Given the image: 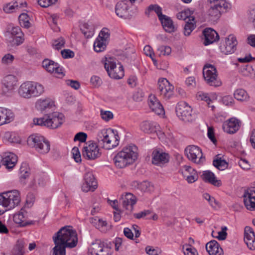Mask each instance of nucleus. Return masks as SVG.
Returning a JSON list of instances; mask_svg holds the SVG:
<instances>
[{"label": "nucleus", "mask_w": 255, "mask_h": 255, "mask_svg": "<svg viewBox=\"0 0 255 255\" xmlns=\"http://www.w3.org/2000/svg\"><path fill=\"white\" fill-rule=\"evenodd\" d=\"M98 145L92 141L86 143L82 150L83 157L89 160H94L101 155L98 146L106 149H112L119 145L120 137L117 130L109 128L103 129L97 135Z\"/></svg>", "instance_id": "obj_1"}, {"label": "nucleus", "mask_w": 255, "mask_h": 255, "mask_svg": "<svg viewBox=\"0 0 255 255\" xmlns=\"http://www.w3.org/2000/svg\"><path fill=\"white\" fill-rule=\"evenodd\" d=\"M71 227L61 228L52 237L55 244L52 255H66V248H73L78 243L77 234Z\"/></svg>", "instance_id": "obj_2"}, {"label": "nucleus", "mask_w": 255, "mask_h": 255, "mask_svg": "<svg viewBox=\"0 0 255 255\" xmlns=\"http://www.w3.org/2000/svg\"><path fill=\"white\" fill-rule=\"evenodd\" d=\"M136 151L137 147L134 145L124 147L115 156V165L119 168H123L132 164L137 158Z\"/></svg>", "instance_id": "obj_3"}, {"label": "nucleus", "mask_w": 255, "mask_h": 255, "mask_svg": "<svg viewBox=\"0 0 255 255\" xmlns=\"http://www.w3.org/2000/svg\"><path fill=\"white\" fill-rule=\"evenodd\" d=\"M20 202V193L17 190L0 194V215L18 206Z\"/></svg>", "instance_id": "obj_4"}, {"label": "nucleus", "mask_w": 255, "mask_h": 255, "mask_svg": "<svg viewBox=\"0 0 255 255\" xmlns=\"http://www.w3.org/2000/svg\"><path fill=\"white\" fill-rule=\"evenodd\" d=\"M211 6L207 12L206 18L213 23L217 22L223 12L230 9L231 4L225 0H210Z\"/></svg>", "instance_id": "obj_5"}, {"label": "nucleus", "mask_w": 255, "mask_h": 255, "mask_svg": "<svg viewBox=\"0 0 255 255\" xmlns=\"http://www.w3.org/2000/svg\"><path fill=\"white\" fill-rule=\"evenodd\" d=\"M43 86L38 83L33 82H25L18 89V94L22 98L30 99L38 97L44 92Z\"/></svg>", "instance_id": "obj_6"}, {"label": "nucleus", "mask_w": 255, "mask_h": 255, "mask_svg": "<svg viewBox=\"0 0 255 255\" xmlns=\"http://www.w3.org/2000/svg\"><path fill=\"white\" fill-rule=\"evenodd\" d=\"M105 68L110 77L114 79H121L124 76V69L121 63L116 64L115 60L112 57L106 58Z\"/></svg>", "instance_id": "obj_7"}, {"label": "nucleus", "mask_w": 255, "mask_h": 255, "mask_svg": "<svg viewBox=\"0 0 255 255\" xmlns=\"http://www.w3.org/2000/svg\"><path fill=\"white\" fill-rule=\"evenodd\" d=\"M27 144L35 149L40 153H48L50 148L49 142L43 136L37 134L30 135L27 139Z\"/></svg>", "instance_id": "obj_8"}, {"label": "nucleus", "mask_w": 255, "mask_h": 255, "mask_svg": "<svg viewBox=\"0 0 255 255\" xmlns=\"http://www.w3.org/2000/svg\"><path fill=\"white\" fill-rule=\"evenodd\" d=\"M6 32L10 35L8 40V45L12 47L18 46L23 43L24 34L19 27L13 26L12 24H10L7 27Z\"/></svg>", "instance_id": "obj_9"}, {"label": "nucleus", "mask_w": 255, "mask_h": 255, "mask_svg": "<svg viewBox=\"0 0 255 255\" xmlns=\"http://www.w3.org/2000/svg\"><path fill=\"white\" fill-rule=\"evenodd\" d=\"M217 71L215 67L210 64H206L203 69V74L207 83L215 87L221 85L222 83L217 79Z\"/></svg>", "instance_id": "obj_10"}, {"label": "nucleus", "mask_w": 255, "mask_h": 255, "mask_svg": "<svg viewBox=\"0 0 255 255\" xmlns=\"http://www.w3.org/2000/svg\"><path fill=\"white\" fill-rule=\"evenodd\" d=\"M176 113L179 118L185 122H192L195 119L191 107L185 102H180L177 104Z\"/></svg>", "instance_id": "obj_11"}, {"label": "nucleus", "mask_w": 255, "mask_h": 255, "mask_svg": "<svg viewBox=\"0 0 255 255\" xmlns=\"http://www.w3.org/2000/svg\"><path fill=\"white\" fill-rule=\"evenodd\" d=\"M185 153L187 158L195 163L200 164L205 160L201 149L195 145H189L185 149Z\"/></svg>", "instance_id": "obj_12"}, {"label": "nucleus", "mask_w": 255, "mask_h": 255, "mask_svg": "<svg viewBox=\"0 0 255 255\" xmlns=\"http://www.w3.org/2000/svg\"><path fill=\"white\" fill-rule=\"evenodd\" d=\"M158 85L160 94L163 98L165 100L170 99L173 94V86L166 78L159 79Z\"/></svg>", "instance_id": "obj_13"}, {"label": "nucleus", "mask_w": 255, "mask_h": 255, "mask_svg": "<svg viewBox=\"0 0 255 255\" xmlns=\"http://www.w3.org/2000/svg\"><path fill=\"white\" fill-rule=\"evenodd\" d=\"M245 205L248 210H255V182L253 186L247 189L243 195Z\"/></svg>", "instance_id": "obj_14"}, {"label": "nucleus", "mask_w": 255, "mask_h": 255, "mask_svg": "<svg viewBox=\"0 0 255 255\" xmlns=\"http://www.w3.org/2000/svg\"><path fill=\"white\" fill-rule=\"evenodd\" d=\"M238 41L236 38L233 35H230L225 38V43L220 46L221 52L228 55L233 53L236 50Z\"/></svg>", "instance_id": "obj_15"}, {"label": "nucleus", "mask_w": 255, "mask_h": 255, "mask_svg": "<svg viewBox=\"0 0 255 255\" xmlns=\"http://www.w3.org/2000/svg\"><path fill=\"white\" fill-rule=\"evenodd\" d=\"M13 219L15 223L22 227L34 225L38 223L37 221L28 220L27 212L23 209H21L18 213L14 215Z\"/></svg>", "instance_id": "obj_16"}, {"label": "nucleus", "mask_w": 255, "mask_h": 255, "mask_svg": "<svg viewBox=\"0 0 255 255\" xmlns=\"http://www.w3.org/2000/svg\"><path fill=\"white\" fill-rule=\"evenodd\" d=\"M84 180L85 182L82 186L83 191L86 192L89 191H94L97 188V182L92 173H86L84 176Z\"/></svg>", "instance_id": "obj_17"}, {"label": "nucleus", "mask_w": 255, "mask_h": 255, "mask_svg": "<svg viewBox=\"0 0 255 255\" xmlns=\"http://www.w3.org/2000/svg\"><path fill=\"white\" fill-rule=\"evenodd\" d=\"M119 201L122 202L123 208L130 213L132 211L133 206L136 202V199L132 194L127 193L126 195L122 196Z\"/></svg>", "instance_id": "obj_18"}, {"label": "nucleus", "mask_w": 255, "mask_h": 255, "mask_svg": "<svg viewBox=\"0 0 255 255\" xmlns=\"http://www.w3.org/2000/svg\"><path fill=\"white\" fill-rule=\"evenodd\" d=\"M109 250L104 248V245L100 241L93 243L89 249L91 255H112L109 253Z\"/></svg>", "instance_id": "obj_19"}, {"label": "nucleus", "mask_w": 255, "mask_h": 255, "mask_svg": "<svg viewBox=\"0 0 255 255\" xmlns=\"http://www.w3.org/2000/svg\"><path fill=\"white\" fill-rule=\"evenodd\" d=\"M48 128L55 129L60 127L64 122V116L61 113L54 112L48 115Z\"/></svg>", "instance_id": "obj_20"}, {"label": "nucleus", "mask_w": 255, "mask_h": 255, "mask_svg": "<svg viewBox=\"0 0 255 255\" xmlns=\"http://www.w3.org/2000/svg\"><path fill=\"white\" fill-rule=\"evenodd\" d=\"M241 121L235 118L230 119L223 125V129L227 133L233 134L236 132L241 126Z\"/></svg>", "instance_id": "obj_21"}, {"label": "nucleus", "mask_w": 255, "mask_h": 255, "mask_svg": "<svg viewBox=\"0 0 255 255\" xmlns=\"http://www.w3.org/2000/svg\"><path fill=\"white\" fill-rule=\"evenodd\" d=\"M152 162L155 165L167 163L169 160V155L162 151L154 150L152 152Z\"/></svg>", "instance_id": "obj_22"}, {"label": "nucleus", "mask_w": 255, "mask_h": 255, "mask_svg": "<svg viewBox=\"0 0 255 255\" xmlns=\"http://www.w3.org/2000/svg\"><path fill=\"white\" fill-rule=\"evenodd\" d=\"M18 79L13 75H8L5 76L2 81L4 87V91L9 92L14 90L17 86Z\"/></svg>", "instance_id": "obj_23"}, {"label": "nucleus", "mask_w": 255, "mask_h": 255, "mask_svg": "<svg viewBox=\"0 0 255 255\" xmlns=\"http://www.w3.org/2000/svg\"><path fill=\"white\" fill-rule=\"evenodd\" d=\"M205 37L204 44L205 45H208L218 40L219 35L218 33L211 28H207L203 31Z\"/></svg>", "instance_id": "obj_24"}, {"label": "nucleus", "mask_w": 255, "mask_h": 255, "mask_svg": "<svg viewBox=\"0 0 255 255\" xmlns=\"http://www.w3.org/2000/svg\"><path fill=\"white\" fill-rule=\"evenodd\" d=\"M206 249L210 255H223V249L215 240H212L206 245Z\"/></svg>", "instance_id": "obj_25"}, {"label": "nucleus", "mask_w": 255, "mask_h": 255, "mask_svg": "<svg viewBox=\"0 0 255 255\" xmlns=\"http://www.w3.org/2000/svg\"><path fill=\"white\" fill-rule=\"evenodd\" d=\"M17 161V156L13 153H7L5 155L4 157H2L1 163L4 165L8 169H12Z\"/></svg>", "instance_id": "obj_26"}, {"label": "nucleus", "mask_w": 255, "mask_h": 255, "mask_svg": "<svg viewBox=\"0 0 255 255\" xmlns=\"http://www.w3.org/2000/svg\"><path fill=\"white\" fill-rule=\"evenodd\" d=\"M149 101V107L153 112L159 115L164 113L163 106L155 96H150Z\"/></svg>", "instance_id": "obj_27"}, {"label": "nucleus", "mask_w": 255, "mask_h": 255, "mask_svg": "<svg viewBox=\"0 0 255 255\" xmlns=\"http://www.w3.org/2000/svg\"><path fill=\"white\" fill-rule=\"evenodd\" d=\"M13 119L14 114L11 110L0 108V126L9 123Z\"/></svg>", "instance_id": "obj_28"}, {"label": "nucleus", "mask_w": 255, "mask_h": 255, "mask_svg": "<svg viewBox=\"0 0 255 255\" xmlns=\"http://www.w3.org/2000/svg\"><path fill=\"white\" fill-rule=\"evenodd\" d=\"M30 175V169L27 163L23 162L21 164L19 170V181L23 184H25L26 179Z\"/></svg>", "instance_id": "obj_29"}, {"label": "nucleus", "mask_w": 255, "mask_h": 255, "mask_svg": "<svg viewBox=\"0 0 255 255\" xmlns=\"http://www.w3.org/2000/svg\"><path fill=\"white\" fill-rule=\"evenodd\" d=\"M162 17L159 20H160L164 30L169 33L173 32L176 31V28L173 24V22L171 18L166 15Z\"/></svg>", "instance_id": "obj_30"}, {"label": "nucleus", "mask_w": 255, "mask_h": 255, "mask_svg": "<svg viewBox=\"0 0 255 255\" xmlns=\"http://www.w3.org/2000/svg\"><path fill=\"white\" fill-rule=\"evenodd\" d=\"M159 126L157 123L147 121L143 122L140 125L141 129L145 133H150L156 132Z\"/></svg>", "instance_id": "obj_31"}, {"label": "nucleus", "mask_w": 255, "mask_h": 255, "mask_svg": "<svg viewBox=\"0 0 255 255\" xmlns=\"http://www.w3.org/2000/svg\"><path fill=\"white\" fill-rule=\"evenodd\" d=\"M203 180L206 182L212 184V185L219 187L221 185V182L220 180H217L215 174L209 170L203 172Z\"/></svg>", "instance_id": "obj_32"}, {"label": "nucleus", "mask_w": 255, "mask_h": 255, "mask_svg": "<svg viewBox=\"0 0 255 255\" xmlns=\"http://www.w3.org/2000/svg\"><path fill=\"white\" fill-rule=\"evenodd\" d=\"M128 8L126 3L122 1L118 2L115 7L116 14L121 18H126L128 16Z\"/></svg>", "instance_id": "obj_33"}, {"label": "nucleus", "mask_w": 255, "mask_h": 255, "mask_svg": "<svg viewBox=\"0 0 255 255\" xmlns=\"http://www.w3.org/2000/svg\"><path fill=\"white\" fill-rule=\"evenodd\" d=\"M196 28V22L194 16L190 17L184 27V34L185 36H189L192 31Z\"/></svg>", "instance_id": "obj_34"}, {"label": "nucleus", "mask_w": 255, "mask_h": 255, "mask_svg": "<svg viewBox=\"0 0 255 255\" xmlns=\"http://www.w3.org/2000/svg\"><path fill=\"white\" fill-rule=\"evenodd\" d=\"M152 11H154L156 13L159 19L162 17H164V14H163L162 13V8L158 4H155L149 5L146 10L145 13L146 15L149 16L150 12Z\"/></svg>", "instance_id": "obj_35"}, {"label": "nucleus", "mask_w": 255, "mask_h": 255, "mask_svg": "<svg viewBox=\"0 0 255 255\" xmlns=\"http://www.w3.org/2000/svg\"><path fill=\"white\" fill-rule=\"evenodd\" d=\"M219 155L216 156V158L214 159L213 165L220 170H224L227 168L228 163L226 160L222 159L221 157H219Z\"/></svg>", "instance_id": "obj_36"}, {"label": "nucleus", "mask_w": 255, "mask_h": 255, "mask_svg": "<svg viewBox=\"0 0 255 255\" xmlns=\"http://www.w3.org/2000/svg\"><path fill=\"white\" fill-rule=\"evenodd\" d=\"M36 106L37 108L42 112L47 109L51 108L54 106V104L53 102L49 99H45L43 100H39L37 102Z\"/></svg>", "instance_id": "obj_37"}, {"label": "nucleus", "mask_w": 255, "mask_h": 255, "mask_svg": "<svg viewBox=\"0 0 255 255\" xmlns=\"http://www.w3.org/2000/svg\"><path fill=\"white\" fill-rule=\"evenodd\" d=\"M24 245V243L23 241H17L11 251V255H23Z\"/></svg>", "instance_id": "obj_38"}, {"label": "nucleus", "mask_w": 255, "mask_h": 255, "mask_svg": "<svg viewBox=\"0 0 255 255\" xmlns=\"http://www.w3.org/2000/svg\"><path fill=\"white\" fill-rule=\"evenodd\" d=\"M234 97L238 101H247L249 97L247 92L242 89L236 90L234 94Z\"/></svg>", "instance_id": "obj_39"}, {"label": "nucleus", "mask_w": 255, "mask_h": 255, "mask_svg": "<svg viewBox=\"0 0 255 255\" xmlns=\"http://www.w3.org/2000/svg\"><path fill=\"white\" fill-rule=\"evenodd\" d=\"M42 64L43 67L49 73L54 72V69L55 68L54 66H56V63L47 59H44Z\"/></svg>", "instance_id": "obj_40"}, {"label": "nucleus", "mask_w": 255, "mask_h": 255, "mask_svg": "<svg viewBox=\"0 0 255 255\" xmlns=\"http://www.w3.org/2000/svg\"><path fill=\"white\" fill-rule=\"evenodd\" d=\"M105 40L102 39L97 38L94 43V50L97 52H100L105 50L106 45Z\"/></svg>", "instance_id": "obj_41"}, {"label": "nucleus", "mask_w": 255, "mask_h": 255, "mask_svg": "<svg viewBox=\"0 0 255 255\" xmlns=\"http://www.w3.org/2000/svg\"><path fill=\"white\" fill-rule=\"evenodd\" d=\"M19 22L20 25L23 27L28 28L30 26L29 17L25 13H22L18 17Z\"/></svg>", "instance_id": "obj_42"}, {"label": "nucleus", "mask_w": 255, "mask_h": 255, "mask_svg": "<svg viewBox=\"0 0 255 255\" xmlns=\"http://www.w3.org/2000/svg\"><path fill=\"white\" fill-rule=\"evenodd\" d=\"M255 238V234L253 229L249 226H246L244 231V241L247 242L249 240Z\"/></svg>", "instance_id": "obj_43"}, {"label": "nucleus", "mask_w": 255, "mask_h": 255, "mask_svg": "<svg viewBox=\"0 0 255 255\" xmlns=\"http://www.w3.org/2000/svg\"><path fill=\"white\" fill-rule=\"evenodd\" d=\"M153 189V186L148 181H144L140 183L139 190L142 192H151Z\"/></svg>", "instance_id": "obj_44"}, {"label": "nucleus", "mask_w": 255, "mask_h": 255, "mask_svg": "<svg viewBox=\"0 0 255 255\" xmlns=\"http://www.w3.org/2000/svg\"><path fill=\"white\" fill-rule=\"evenodd\" d=\"M183 175L189 183H192L198 180V175L197 172H193L191 174L188 173H183Z\"/></svg>", "instance_id": "obj_45"}, {"label": "nucleus", "mask_w": 255, "mask_h": 255, "mask_svg": "<svg viewBox=\"0 0 255 255\" xmlns=\"http://www.w3.org/2000/svg\"><path fill=\"white\" fill-rule=\"evenodd\" d=\"M33 123L34 125L40 126H45L48 128V115H46L45 117L41 118H34L33 119Z\"/></svg>", "instance_id": "obj_46"}, {"label": "nucleus", "mask_w": 255, "mask_h": 255, "mask_svg": "<svg viewBox=\"0 0 255 255\" xmlns=\"http://www.w3.org/2000/svg\"><path fill=\"white\" fill-rule=\"evenodd\" d=\"M158 51L159 52V55L166 56L169 55L171 52V48L169 46L161 45L157 48Z\"/></svg>", "instance_id": "obj_47"}, {"label": "nucleus", "mask_w": 255, "mask_h": 255, "mask_svg": "<svg viewBox=\"0 0 255 255\" xmlns=\"http://www.w3.org/2000/svg\"><path fill=\"white\" fill-rule=\"evenodd\" d=\"M100 113L102 119L106 122L112 120L114 118L113 114L111 111L101 110Z\"/></svg>", "instance_id": "obj_48"}, {"label": "nucleus", "mask_w": 255, "mask_h": 255, "mask_svg": "<svg viewBox=\"0 0 255 255\" xmlns=\"http://www.w3.org/2000/svg\"><path fill=\"white\" fill-rule=\"evenodd\" d=\"M14 59V57L12 54L7 53L2 57L1 63L4 65H9L13 62Z\"/></svg>", "instance_id": "obj_49"}, {"label": "nucleus", "mask_w": 255, "mask_h": 255, "mask_svg": "<svg viewBox=\"0 0 255 255\" xmlns=\"http://www.w3.org/2000/svg\"><path fill=\"white\" fill-rule=\"evenodd\" d=\"M191 12L189 9L185 10L177 13L176 17L179 20H185L191 17Z\"/></svg>", "instance_id": "obj_50"}, {"label": "nucleus", "mask_w": 255, "mask_h": 255, "mask_svg": "<svg viewBox=\"0 0 255 255\" xmlns=\"http://www.w3.org/2000/svg\"><path fill=\"white\" fill-rule=\"evenodd\" d=\"M64 44L65 40L63 37H61L53 41L52 46L56 49L59 50L64 46Z\"/></svg>", "instance_id": "obj_51"}, {"label": "nucleus", "mask_w": 255, "mask_h": 255, "mask_svg": "<svg viewBox=\"0 0 255 255\" xmlns=\"http://www.w3.org/2000/svg\"><path fill=\"white\" fill-rule=\"evenodd\" d=\"M15 9H18V5L17 2H15L13 4L9 3L3 7V10L6 13H11Z\"/></svg>", "instance_id": "obj_52"}, {"label": "nucleus", "mask_w": 255, "mask_h": 255, "mask_svg": "<svg viewBox=\"0 0 255 255\" xmlns=\"http://www.w3.org/2000/svg\"><path fill=\"white\" fill-rule=\"evenodd\" d=\"M203 198L207 200L209 204L213 208H215V205L218 204V202L216 200L214 197L211 196L208 193H206L203 195Z\"/></svg>", "instance_id": "obj_53"}, {"label": "nucleus", "mask_w": 255, "mask_h": 255, "mask_svg": "<svg viewBox=\"0 0 255 255\" xmlns=\"http://www.w3.org/2000/svg\"><path fill=\"white\" fill-rule=\"evenodd\" d=\"M90 82L91 84L95 87H99L103 83L102 80L97 76H93L91 78Z\"/></svg>", "instance_id": "obj_54"}, {"label": "nucleus", "mask_w": 255, "mask_h": 255, "mask_svg": "<svg viewBox=\"0 0 255 255\" xmlns=\"http://www.w3.org/2000/svg\"><path fill=\"white\" fill-rule=\"evenodd\" d=\"M73 157L76 162H80L81 161V156L79 149L77 147H74L72 149Z\"/></svg>", "instance_id": "obj_55"}, {"label": "nucleus", "mask_w": 255, "mask_h": 255, "mask_svg": "<svg viewBox=\"0 0 255 255\" xmlns=\"http://www.w3.org/2000/svg\"><path fill=\"white\" fill-rule=\"evenodd\" d=\"M57 1V0H38L37 2L41 7H47L54 4Z\"/></svg>", "instance_id": "obj_56"}, {"label": "nucleus", "mask_w": 255, "mask_h": 255, "mask_svg": "<svg viewBox=\"0 0 255 255\" xmlns=\"http://www.w3.org/2000/svg\"><path fill=\"white\" fill-rule=\"evenodd\" d=\"M87 137V135L83 132H79L77 133L74 138V141H80V142H85Z\"/></svg>", "instance_id": "obj_57"}, {"label": "nucleus", "mask_w": 255, "mask_h": 255, "mask_svg": "<svg viewBox=\"0 0 255 255\" xmlns=\"http://www.w3.org/2000/svg\"><path fill=\"white\" fill-rule=\"evenodd\" d=\"M151 213V211L150 210H144L138 213L133 214L134 217L137 219L143 218L146 216H148Z\"/></svg>", "instance_id": "obj_58"}, {"label": "nucleus", "mask_w": 255, "mask_h": 255, "mask_svg": "<svg viewBox=\"0 0 255 255\" xmlns=\"http://www.w3.org/2000/svg\"><path fill=\"white\" fill-rule=\"evenodd\" d=\"M197 97L198 100L206 102L209 105L210 104L209 102L211 101L207 94L202 92H198L197 95Z\"/></svg>", "instance_id": "obj_59"}, {"label": "nucleus", "mask_w": 255, "mask_h": 255, "mask_svg": "<svg viewBox=\"0 0 255 255\" xmlns=\"http://www.w3.org/2000/svg\"><path fill=\"white\" fill-rule=\"evenodd\" d=\"M61 54L65 59L73 58L74 56V52L70 49H64L61 51Z\"/></svg>", "instance_id": "obj_60"}, {"label": "nucleus", "mask_w": 255, "mask_h": 255, "mask_svg": "<svg viewBox=\"0 0 255 255\" xmlns=\"http://www.w3.org/2000/svg\"><path fill=\"white\" fill-rule=\"evenodd\" d=\"M248 19L253 23V25L255 29V7L249 10Z\"/></svg>", "instance_id": "obj_61"}, {"label": "nucleus", "mask_w": 255, "mask_h": 255, "mask_svg": "<svg viewBox=\"0 0 255 255\" xmlns=\"http://www.w3.org/2000/svg\"><path fill=\"white\" fill-rule=\"evenodd\" d=\"M239 166L243 169L248 170L250 168V164L248 160L241 159L238 162Z\"/></svg>", "instance_id": "obj_62"}, {"label": "nucleus", "mask_w": 255, "mask_h": 255, "mask_svg": "<svg viewBox=\"0 0 255 255\" xmlns=\"http://www.w3.org/2000/svg\"><path fill=\"white\" fill-rule=\"evenodd\" d=\"M109 33H108V29L107 28H103L100 32L99 38L102 39L106 41L107 39L109 37Z\"/></svg>", "instance_id": "obj_63"}, {"label": "nucleus", "mask_w": 255, "mask_h": 255, "mask_svg": "<svg viewBox=\"0 0 255 255\" xmlns=\"http://www.w3.org/2000/svg\"><path fill=\"white\" fill-rule=\"evenodd\" d=\"M137 80V77L135 76L131 75L128 78L127 82L131 87H134L136 85Z\"/></svg>", "instance_id": "obj_64"}]
</instances>
